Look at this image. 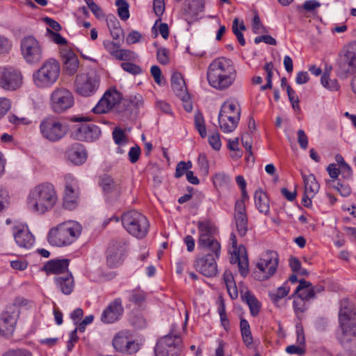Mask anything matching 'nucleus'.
<instances>
[{
  "mask_svg": "<svg viewBox=\"0 0 356 356\" xmlns=\"http://www.w3.org/2000/svg\"><path fill=\"white\" fill-rule=\"evenodd\" d=\"M58 200L55 186L51 183L45 181L36 184L29 190L26 206L31 212L44 214L55 207Z\"/></svg>",
  "mask_w": 356,
  "mask_h": 356,
  "instance_id": "obj_1",
  "label": "nucleus"
},
{
  "mask_svg": "<svg viewBox=\"0 0 356 356\" xmlns=\"http://www.w3.org/2000/svg\"><path fill=\"white\" fill-rule=\"evenodd\" d=\"M237 72L234 62L225 57L214 59L209 65L207 78L213 88L223 90L232 86L236 79Z\"/></svg>",
  "mask_w": 356,
  "mask_h": 356,
  "instance_id": "obj_2",
  "label": "nucleus"
},
{
  "mask_svg": "<svg viewBox=\"0 0 356 356\" xmlns=\"http://www.w3.org/2000/svg\"><path fill=\"white\" fill-rule=\"evenodd\" d=\"M82 232V226L76 221L69 220L51 228L48 233V241L54 246H67L77 240Z\"/></svg>",
  "mask_w": 356,
  "mask_h": 356,
  "instance_id": "obj_3",
  "label": "nucleus"
},
{
  "mask_svg": "<svg viewBox=\"0 0 356 356\" xmlns=\"http://www.w3.org/2000/svg\"><path fill=\"white\" fill-rule=\"evenodd\" d=\"M339 321L341 330L337 333V339L341 345L346 346L356 340V312L342 304Z\"/></svg>",
  "mask_w": 356,
  "mask_h": 356,
  "instance_id": "obj_4",
  "label": "nucleus"
},
{
  "mask_svg": "<svg viewBox=\"0 0 356 356\" xmlns=\"http://www.w3.org/2000/svg\"><path fill=\"white\" fill-rule=\"evenodd\" d=\"M60 73L59 62L55 58H49L33 72V83L38 88H50L58 81Z\"/></svg>",
  "mask_w": 356,
  "mask_h": 356,
  "instance_id": "obj_5",
  "label": "nucleus"
},
{
  "mask_svg": "<svg viewBox=\"0 0 356 356\" xmlns=\"http://www.w3.org/2000/svg\"><path fill=\"white\" fill-rule=\"evenodd\" d=\"M122 223L127 232L133 236L142 239L146 236L149 228L147 218L136 210L125 212L122 216Z\"/></svg>",
  "mask_w": 356,
  "mask_h": 356,
  "instance_id": "obj_6",
  "label": "nucleus"
},
{
  "mask_svg": "<svg viewBox=\"0 0 356 356\" xmlns=\"http://www.w3.org/2000/svg\"><path fill=\"white\" fill-rule=\"evenodd\" d=\"M21 54L26 63L35 65L43 58V47L33 35H27L21 40Z\"/></svg>",
  "mask_w": 356,
  "mask_h": 356,
  "instance_id": "obj_7",
  "label": "nucleus"
},
{
  "mask_svg": "<svg viewBox=\"0 0 356 356\" xmlns=\"http://www.w3.org/2000/svg\"><path fill=\"white\" fill-rule=\"evenodd\" d=\"M279 263L278 254L275 251H267L264 253L257 263L254 271L255 277L259 280H266L272 277L276 272Z\"/></svg>",
  "mask_w": 356,
  "mask_h": 356,
  "instance_id": "obj_8",
  "label": "nucleus"
},
{
  "mask_svg": "<svg viewBox=\"0 0 356 356\" xmlns=\"http://www.w3.org/2000/svg\"><path fill=\"white\" fill-rule=\"evenodd\" d=\"M182 340L179 334H168L161 338L154 348V356H179Z\"/></svg>",
  "mask_w": 356,
  "mask_h": 356,
  "instance_id": "obj_9",
  "label": "nucleus"
},
{
  "mask_svg": "<svg viewBox=\"0 0 356 356\" xmlns=\"http://www.w3.org/2000/svg\"><path fill=\"white\" fill-rule=\"evenodd\" d=\"M99 76L95 72L79 73L74 81L75 92L83 97L94 95L99 88Z\"/></svg>",
  "mask_w": 356,
  "mask_h": 356,
  "instance_id": "obj_10",
  "label": "nucleus"
},
{
  "mask_svg": "<svg viewBox=\"0 0 356 356\" xmlns=\"http://www.w3.org/2000/svg\"><path fill=\"white\" fill-rule=\"evenodd\" d=\"M23 84L22 72L14 67L0 65V88L6 91H15Z\"/></svg>",
  "mask_w": 356,
  "mask_h": 356,
  "instance_id": "obj_11",
  "label": "nucleus"
},
{
  "mask_svg": "<svg viewBox=\"0 0 356 356\" xmlns=\"http://www.w3.org/2000/svg\"><path fill=\"white\" fill-rule=\"evenodd\" d=\"M72 92L63 87L55 88L50 95V107L54 113H62L73 106Z\"/></svg>",
  "mask_w": 356,
  "mask_h": 356,
  "instance_id": "obj_12",
  "label": "nucleus"
},
{
  "mask_svg": "<svg viewBox=\"0 0 356 356\" xmlns=\"http://www.w3.org/2000/svg\"><path fill=\"white\" fill-rule=\"evenodd\" d=\"M40 130L44 138L56 142L65 136L67 131V127L58 120L47 118L41 122Z\"/></svg>",
  "mask_w": 356,
  "mask_h": 356,
  "instance_id": "obj_13",
  "label": "nucleus"
},
{
  "mask_svg": "<svg viewBox=\"0 0 356 356\" xmlns=\"http://www.w3.org/2000/svg\"><path fill=\"white\" fill-rule=\"evenodd\" d=\"M64 179L63 207L68 210H73L77 207L79 202L78 183L70 174L65 175Z\"/></svg>",
  "mask_w": 356,
  "mask_h": 356,
  "instance_id": "obj_14",
  "label": "nucleus"
},
{
  "mask_svg": "<svg viewBox=\"0 0 356 356\" xmlns=\"http://www.w3.org/2000/svg\"><path fill=\"white\" fill-rule=\"evenodd\" d=\"M124 312L121 298H116L111 301L103 310L101 321L106 324H111L121 319Z\"/></svg>",
  "mask_w": 356,
  "mask_h": 356,
  "instance_id": "obj_15",
  "label": "nucleus"
},
{
  "mask_svg": "<svg viewBox=\"0 0 356 356\" xmlns=\"http://www.w3.org/2000/svg\"><path fill=\"white\" fill-rule=\"evenodd\" d=\"M339 72L342 74H356V42H350L338 63Z\"/></svg>",
  "mask_w": 356,
  "mask_h": 356,
  "instance_id": "obj_16",
  "label": "nucleus"
},
{
  "mask_svg": "<svg viewBox=\"0 0 356 356\" xmlns=\"http://www.w3.org/2000/svg\"><path fill=\"white\" fill-rule=\"evenodd\" d=\"M122 99V95L116 89L108 90L98 104L92 108L95 113L102 114L108 112L115 105L118 104Z\"/></svg>",
  "mask_w": 356,
  "mask_h": 356,
  "instance_id": "obj_17",
  "label": "nucleus"
},
{
  "mask_svg": "<svg viewBox=\"0 0 356 356\" xmlns=\"http://www.w3.org/2000/svg\"><path fill=\"white\" fill-rule=\"evenodd\" d=\"M19 315V311L15 304L7 307L0 318V333L3 335L11 334L14 332Z\"/></svg>",
  "mask_w": 356,
  "mask_h": 356,
  "instance_id": "obj_18",
  "label": "nucleus"
},
{
  "mask_svg": "<svg viewBox=\"0 0 356 356\" xmlns=\"http://www.w3.org/2000/svg\"><path fill=\"white\" fill-rule=\"evenodd\" d=\"M219 257L204 254L197 257L195 261L194 266L197 271L206 277H213L217 274L216 260Z\"/></svg>",
  "mask_w": 356,
  "mask_h": 356,
  "instance_id": "obj_19",
  "label": "nucleus"
},
{
  "mask_svg": "<svg viewBox=\"0 0 356 356\" xmlns=\"http://www.w3.org/2000/svg\"><path fill=\"white\" fill-rule=\"evenodd\" d=\"M234 221L238 234L244 236L248 230V220L245 204L243 200H237L235 203Z\"/></svg>",
  "mask_w": 356,
  "mask_h": 356,
  "instance_id": "obj_20",
  "label": "nucleus"
},
{
  "mask_svg": "<svg viewBox=\"0 0 356 356\" xmlns=\"http://www.w3.org/2000/svg\"><path fill=\"white\" fill-rule=\"evenodd\" d=\"M101 134L98 126L93 124H83L78 127L73 133L75 139L92 142L97 140Z\"/></svg>",
  "mask_w": 356,
  "mask_h": 356,
  "instance_id": "obj_21",
  "label": "nucleus"
},
{
  "mask_svg": "<svg viewBox=\"0 0 356 356\" xmlns=\"http://www.w3.org/2000/svg\"><path fill=\"white\" fill-rule=\"evenodd\" d=\"M60 57L65 73L74 75L79 67V61L76 54L70 49L64 48L60 51Z\"/></svg>",
  "mask_w": 356,
  "mask_h": 356,
  "instance_id": "obj_22",
  "label": "nucleus"
},
{
  "mask_svg": "<svg viewBox=\"0 0 356 356\" xmlns=\"http://www.w3.org/2000/svg\"><path fill=\"white\" fill-rule=\"evenodd\" d=\"M113 346L116 350L129 355L136 353L138 349V343L129 339L124 332L116 334L113 340Z\"/></svg>",
  "mask_w": 356,
  "mask_h": 356,
  "instance_id": "obj_23",
  "label": "nucleus"
},
{
  "mask_svg": "<svg viewBox=\"0 0 356 356\" xmlns=\"http://www.w3.org/2000/svg\"><path fill=\"white\" fill-rule=\"evenodd\" d=\"M14 238L19 247L29 249L34 243L35 239L26 225H19L14 228Z\"/></svg>",
  "mask_w": 356,
  "mask_h": 356,
  "instance_id": "obj_24",
  "label": "nucleus"
},
{
  "mask_svg": "<svg viewBox=\"0 0 356 356\" xmlns=\"http://www.w3.org/2000/svg\"><path fill=\"white\" fill-rule=\"evenodd\" d=\"M229 261L231 264H237L240 273L243 277L247 275L248 272V260L243 246H239L238 250L230 251Z\"/></svg>",
  "mask_w": 356,
  "mask_h": 356,
  "instance_id": "obj_25",
  "label": "nucleus"
},
{
  "mask_svg": "<svg viewBox=\"0 0 356 356\" xmlns=\"http://www.w3.org/2000/svg\"><path fill=\"white\" fill-rule=\"evenodd\" d=\"M70 261L67 259H51L47 261L42 268V270L45 272L47 275H64L68 271Z\"/></svg>",
  "mask_w": 356,
  "mask_h": 356,
  "instance_id": "obj_26",
  "label": "nucleus"
},
{
  "mask_svg": "<svg viewBox=\"0 0 356 356\" xmlns=\"http://www.w3.org/2000/svg\"><path fill=\"white\" fill-rule=\"evenodd\" d=\"M68 159L75 165H81L86 161V152L80 143L72 145L66 152Z\"/></svg>",
  "mask_w": 356,
  "mask_h": 356,
  "instance_id": "obj_27",
  "label": "nucleus"
},
{
  "mask_svg": "<svg viewBox=\"0 0 356 356\" xmlns=\"http://www.w3.org/2000/svg\"><path fill=\"white\" fill-rule=\"evenodd\" d=\"M197 227L198 230L197 241L215 238L214 234L216 232V228L211 220L209 219L200 220L197 223Z\"/></svg>",
  "mask_w": 356,
  "mask_h": 356,
  "instance_id": "obj_28",
  "label": "nucleus"
},
{
  "mask_svg": "<svg viewBox=\"0 0 356 356\" xmlns=\"http://www.w3.org/2000/svg\"><path fill=\"white\" fill-rule=\"evenodd\" d=\"M55 283L58 289L65 295H70L74 287V278L70 272L56 277Z\"/></svg>",
  "mask_w": 356,
  "mask_h": 356,
  "instance_id": "obj_29",
  "label": "nucleus"
},
{
  "mask_svg": "<svg viewBox=\"0 0 356 356\" xmlns=\"http://www.w3.org/2000/svg\"><path fill=\"white\" fill-rule=\"evenodd\" d=\"M240 106L237 102H227L222 105L218 118H222V121L225 118L233 120L236 118L240 119Z\"/></svg>",
  "mask_w": 356,
  "mask_h": 356,
  "instance_id": "obj_30",
  "label": "nucleus"
},
{
  "mask_svg": "<svg viewBox=\"0 0 356 356\" xmlns=\"http://www.w3.org/2000/svg\"><path fill=\"white\" fill-rule=\"evenodd\" d=\"M197 248L205 254L220 257L221 246L220 243L215 238L197 241Z\"/></svg>",
  "mask_w": 356,
  "mask_h": 356,
  "instance_id": "obj_31",
  "label": "nucleus"
},
{
  "mask_svg": "<svg viewBox=\"0 0 356 356\" xmlns=\"http://www.w3.org/2000/svg\"><path fill=\"white\" fill-rule=\"evenodd\" d=\"M104 46L111 56L119 60H126L131 57V51L121 49L119 44L113 41H104Z\"/></svg>",
  "mask_w": 356,
  "mask_h": 356,
  "instance_id": "obj_32",
  "label": "nucleus"
},
{
  "mask_svg": "<svg viewBox=\"0 0 356 356\" xmlns=\"http://www.w3.org/2000/svg\"><path fill=\"white\" fill-rule=\"evenodd\" d=\"M171 86L175 95L180 99L188 98L185 81L179 72H175L171 77Z\"/></svg>",
  "mask_w": 356,
  "mask_h": 356,
  "instance_id": "obj_33",
  "label": "nucleus"
},
{
  "mask_svg": "<svg viewBox=\"0 0 356 356\" xmlns=\"http://www.w3.org/2000/svg\"><path fill=\"white\" fill-rule=\"evenodd\" d=\"M254 204L257 210L265 216L270 213V200L268 195L261 189L254 192Z\"/></svg>",
  "mask_w": 356,
  "mask_h": 356,
  "instance_id": "obj_34",
  "label": "nucleus"
},
{
  "mask_svg": "<svg viewBox=\"0 0 356 356\" xmlns=\"http://www.w3.org/2000/svg\"><path fill=\"white\" fill-rule=\"evenodd\" d=\"M295 293H298V298L303 301L315 298L314 289H312V283L305 280H299V284L295 291Z\"/></svg>",
  "mask_w": 356,
  "mask_h": 356,
  "instance_id": "obj_35",
  "label": "nucleus"
},
{
  "mask_svg": "<svg viewBox=\"0 0 356 356\" xmlns=\"http://www.w3.org/2000/svg\"><path fill=\"white\" fill-rule=\"evenodd\" d=\"M305 185V192L309 195H315L319 191L320 185L313 174H302Z\"/></svg>",
  "mask_w": 356,
  "mask_h": 356,
  "instance_id": "obj_36",
  "label": "nucleus"
},
{
  "mask_svg": "<svg viewBox=\"0 0 356 356\" xmlns=\"http://www.w3.org/2000/svg\"><path fill=\"white\" fill-rule=\"evenodd\" d=\"M99 185L102 190L107 194L115 193L118 195L120 193V186L114 180L108 175H104L100 178Z\"/></svg>",
  "mask_w": 356,
  "mask_h": 356,
  "instance_id": "obj_37",
  "label": "nucleus"
},
{
  "mask_svg": "<svg viewBox=\"0 0 356 356\" xmlns=\"http://www.w3.org/2000/svg\"><path fill=\"white\" fill-rule=\"evenodd\" d=\"M115 250V245L110 246L107 250V264L111 268L115 267L121 263L122 250Z\"/></svg>",
  "mask_w": 356,
  "mask_h": 356,
  "instance_id": "obj_38",
  "label": "nucleus"
},
{
  "mask_svg": "<svg viewBox=\"0 0 356 356\" xmlns=\"http://www.w3.org/2000/svg\"><path fill=\"white\" fill-rule=\"evenodd\" d=\"M243 300L248 304L251 315L253 316H257L261 309V305L256 297L251 293L246 292Z\"/></svg>",
  "mask_w": 356,
  "mask_h": 356,
  "instance_id": "obj_39",
  "label": "nucleus"
},
{
  "mask_svg": "<svg viewBox=\"0 0 356 356\" xmlns=\"http://www.w3.org/2000/svg\"><path fill=\"white\" fill-rule=\"evenodd\" d=\"M289 291L290 288L287 286V283H284L282 286L278 287L276 291L270 292L269 296L274 304H277L279 300L289 294Z\"/></svg>",
  "mask_w": 356,
  "mask_h": 356,
  "instance_id": "obj_40",
  "label": "nucleus"
},
{
  "mask_svg": "<svg viewBox=\"0 0 356 356\" xmlns=\"http://www.w3.org/2000/svg\"><path fill=\"white\" fill-rule=\"evenodd\" d=\"M245 29L246 28L243 22H241V23L239 24V21L237 18L234 19L232 24V31L236 36L237 40L241 46H244L245 44V40L241 32L242 31H245Z\"/></svg>",
  "mask_w": 356,
  "mask_h": 356,
  "instance_id": "obj_41",
  "label": "nucleus"
},
{
  "mask_svg": "<svg viewBox=\"0 0 356 356\" xmlns=\"http://www.w3.org/2000/svg\"><path fill=\"white\" fill-rule=\"evenodd\" d=\"M225 120L222 121V118H218V122L220 129L224 133H230L232 132L237 127L239 119L236 118L234 120H229L224 118Z\"/></svg>",
  "mask_w": 356,
  "mask_h": 356,
  "instance_id": "obj_42",
  "label": "nucleus"
},
{
  "mask_svg": "<svg viewBox=\"0 0 356 356\" xmlns=\"http://www.w3.org/2000/svg\"><path fill=\"white\" fill-rule=\"evenodd\" d=\"M115 5L118 7V15L119 17L126 21L129 18V3L126 0H116Z\"/></svg>",
  "mask_w": 356,
  "mask_h": 356,
  "instance_id": "obj_43",
  "label": "nucleus"
},
{
  "mask_svg": "<svg viewBox=\"0 0 356 356\" xmlns=\"http://www.w3.org/2000/svg\"><path fill=\"white\" fill-rule=\"evenodd\" d=\"M326 184L330 188H334L343 197H347L351 193V188L347 184L337 183L334 184V180H327Z\"/></svg>",
  "mask_w": 356,
  "mask_h": 356,
  "instance_id": "obj_44",
  "label": "nucleus"
},
{
  "mask_svg": "<svg viewBox=\"0 0 356 356\" xmlns=\"http://www.w3.org/2000/svg\"><path fill=\"white\" fill-rule=\"evenodd\" d=\"M165 1L164 0H154L153 1V11L158 19L156 20L153 29L161 22V16L165 12Z\"/></svg>",
  "mask_w": 356,
  "mask_h": 356,
  "instance_id": "obj_45",
  "label": "nucleus"
},
{
  "mask_svg": "<svg viewBox=\"0 0 356 356\" xmlns=\"http://www.w3.org/2000/svg\"><path fill=\"white\" fill-rule=\"evenodd\" d=\"M146 299V293L140 289L129 291V300L136 305H140Z\"/></svg>",
  "mask_w": 356,
  "mask_h": 356,
  "instance_id": "obj_46",
  "label": "nucleus"
},
{
  "mask_svg": "<svg viewBox=\"0 0 356 356\" xmlns=\"http://www.w3.org/2000/svg\"><path fill=\"white\" fill-rule=\"evenodd\" d=\"M230 177L225 172H218L213 177V183L216 188H221L228 185Z\"/></svg>",
  "mask_w": 356,
  "mask_h": 356,
  "instance_id": "obj_47",
  "label": "nucleus"
},
{
  "mask_svg": "<svg viewBox=\"0 0 356 356\" xmlns=\"http://www.w3.org/2000/svg\"><path fill=\"white\" fill-rule=\"evenodd\" d=\"M192 168V162L188 161H180L177 164L175 177L176 178H180L184 175H186V173L190 171Z\"/></svg>",
  "mask_w": 356,
  "mask_h": 356,
  "instance_id": "obj_48",
  "label": "nucleus"
},
{
  "mask_svg": "<svg viewBox=\"0 0 356 356\" xmlns=\"http://www.w3.org/2000/svg\"><path fill=\"white\" fill-rule=\"evenodd\" d=\"M321 83L327 89L332 91H337L339 89L340 86L337 79H331L328 74H324L321 76Z\"/></svg>",
  "mask_w": 356,
  "mask_h": 356,
  "instance_id": "obj_49",
  "label": "nucleus"
},
{
  "mask_svg": "<svg viewBox=\"0 0 356 356\" xmlns=\"http://www.w3.org/2000/svg\"><path fill=\"white\" fill-rule=\"evenodd\" d=\"M113 138L115 143L120 146L124 145L127 143L125 133L120 128H115L113 131Z\"/></svg>",
  "mask_w": 356,
  "mask_h": 356,
  "instance_id": "obj_50",
  "label": "nucleus"
},
{
  "mask_svg": "<svg viewBox=\"0 0 356 356\" xmlns=\"http://www.w3.org/2000/svg\"><path fill=\"white\" fill-rule=\"evenodd\" d=\"M84 1L97 18L101 19L104 17V15L102 8L93 0H84Z\"/></svg>",
  "mask_w": 356,
  "mask_h": 356,
  "instance_id": "obj_51",
  "label": "nucleus"
},
{
  "mask_svg": "<svg viewBox=\"0 0 356 356\" xmlns=\"http://www.w3.org/2000/svg\"><path fill=\"white\" fill-rule=\"evenodd\" d=\"M12 46L10 40L0 35V56L8 54L12 49Z\"/></svg>",
  "mask_w": 356,
  "mask_h": 356,
  "instance_id": "obj_52",
  "label": "nucleus"
},
{
  "mask_svg": "<svg viewBox=\"0 0 356 356\" xmlns=\"http://www.w3.org/2000/svg\"><path fill=\"white\" fill-rule=\"evenodd\" d=\"M195 124L201 137L205 138L207 136V130L206 127L204 125V121L202 115H195Z\"/></svg>",
  "mask_w": 356,
  "mask_h": 356,
  "instance_id": "obj_53",
  "label": "nucleus"
},
{
  "mask_svg": "<svg viewBox=\"0 0 356 356\" xmlns=\"http://www.w3.org/2000/svg\"><path fill=\"white\" fill-rule=\"evenodd\" d=\"M197 165L200 168V170L204 175L209 173V162L207 158L204 154H200L197 159Z\"/></svg>",
  "mask_w": 356,
  "mask_h": 356,
  "instance_id": "obj_54",
  "label": "nucleus"
},
{
  "mask_svg": "<svg viewBox=\"0 0 356 356\" xmlns=\"http://www.w3.org/2000/svg\"><path fill=\"white\" fill-rule=\"evenodd\" d=\"M252 28L254 33L255 34L266 32L265 27L263 26L260 18L257 15L254 16Z\"/></svg>",
  "mask_w": 356,
  "mask_h": 356,
  "instance_id": "obj_55",
  "label": "nucleus"
},
{
  "mask_svg": "<svg viewBox=\"0 0 356 356\" xmlns=\"http://www.w3.org/2000/svg\"><path fill=\"white\" fill-rule=\"evenodd\" d=\"M121 67L124 71L132 74H138L141 72L140 67L132 63H122Z\"/></svg>",
  "mask_w": 356,
  "mask_h": 356,
  "instance_id": "obj_56",
  "label": "nucleus"
},
{
  "mask_svg": "<svg viewBox=\"0 0 356 356\" xmlns=\"http://www.w3.org/2000/svg\"><path fill=\"white\" fill-rule=\"evenodd\" d=\"M286 352L290 355L302 356L305 355V348L298 345H290L286 348Z\"/></svg>",
  "mask_w": 356,
  "mask_h": 356,
  "instance_id": "obj_57",
  "label": "nucleus"
},
{
  "mask_svg": "<svg viewBox=\"0 0 356 356\" xmlns=\"http://www.w3.org/2000/svg\"><path fill=\"white\" fill-rule=\"evenodd\" d=\"M156 58L159 63L166 65L169 62L168 50L165 48H159L156 52Z\"/></svg>",
  "mask_w": 356,
  "mask_h": 356,
  "instance_id": "obj_58",
  "label": "nucleus"
},
{
  "mask_svg": "<svg viewBox=\"0 0 356 356\" xmlns=\"http://www.w3.org/2000/svg\"><path fill=\"white\" fill-rule=\"evenodd\" d=\"M142 38V35L137 31H131L126 38V42L127 44H132L139 42Z\"/></svg>",
  "mask_w": 356,
  "mask_h": 356,
  "instance_id": "obj_59",
  "label": "nucleus"
},
{
  "mask_svg": "<svg viewBox=\"0 0 356 356\" xmlns=\"http://www.w3.org/2000/svg\"><path fill=\"white\" fill-rule=\"evenodd\" d=\"M3 356H33V355L26 349L18 348L8 350Z\"/></svg>",
  "mask_w": 356,
  "mask_h": 356,
  "instance_id": "obj_60",
  "label": "nucleus"
},
{
  "mask_svg": "<svg viewBox=\"0 0 356 356\" xmlns=\"http://www.w3.org/2000/svg\"><path fill=\"white\" fill-rule=\"evenodd\" d=\"M47 32L49 35V37L51 40L58 44H67V40L59 33H55L50 30L49 29H47Z\"/></svg>",
  "mask_w": 356,
  "mask_h": 356,
  "instance_id": "obj_61",
  "label": "nucleus"
},
{
  "mask_svg": "<svg viewBox=\"0 0 356 356\" xmlns=\"http://www.w3.org/2000/svg\"><path fill=\"white\" fill-rule=\"evenodd\" d=\"M140 155V149L138 145L132 147L128 153L129 159L132 163H135L138 160Z\"/></svg>",
  "mask_w": 356,
  "mask_h": 356,
  "instance_id": "obj_62",
  "label": "nucleus"
},
{
  "mask_svg": "<svg viewBox=\"0 0 356 356\" xmlns=\"http://www.w3.org/2000/svg\"><path fill=\"white\" fill-rule=\"evenodd\" d=\"M209 143L214 149H220L221 147V142L219 134L218 132H216L215 134L211 135L209 137Z\"/></svg>",
  "mask_w": 356,
  "mask_h": 356,
  "instance_id": "obj_63",
  "label": "nucleus"
},
{
  "mask_svg": "<svg viewBox=\"0 0 356 356\" xmlns=\"http://www.w3.org/2000/svg\"><path fill=\"white\" fill-rule=\"evenodd\" d=\"M298 142L301 148L306 149L308 146V138L302 129H299L297 132Z\"/></svg>",
  "mask_w": 356,
  "mask_h": 356,
  "instance_id": "obj_64",
  "label": "nucleus"
}]
</instances>
